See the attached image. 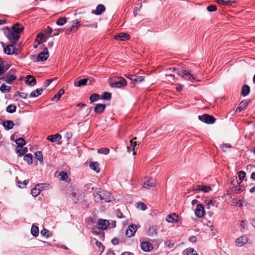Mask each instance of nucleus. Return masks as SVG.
<instances>
[{"label":"nucleus","instance_id":"e2e57ef3","mask_svg":"<svg viewBox=\"0 0 255 255\" xmlns=\"http://www.w3.org/2000/svg\"><path fill=\"white\" fill-rule=\"evenodd\" d=\"M96 245L100 250L102 249V251H104L105 247L100 242L96 241Z\"/></svg>","mask_w":255,"mask_h":255},{"label":"nucleus","instance_id":"ddd939ff","mask_svg":"<svg viewBox=\"0 0 255 255\" xmlns=\"http://www.w3.org/2000/svg\"><path fill=\"white\" fill-rule=\"evenodd\" d=\"M45 51H43L39 53L37 55V61H46L49 57L48 51L47 50V48L45 47L44 48Z\"/></svg>","mask_w":255,"mask_h":255},{"label":"nucleus","instance_id":"a18cd8bd","mask_svg":"<svg viewBox=\"0 0 255 255\" xmlns=\"http://www.w3.org/2000/svg\"><path fill=\"white\" fill-rule=\"evenodd\" d=\"M100 99V96L98 94H92L90 97L91 103L98 101Z\"/></svg>","mask_w":255,"mask_h":255},{"label":"nucleus","instance_id":"09e8293b","mask_svg":"<svg viewBox=\"0 0 255 255\" xmlns=\"http://www.w3.org/2000/svg\"><path fill=\"white\" fill-rule=\"evenodd\" d=\"M35 155L37 160H38L41 163L43 162V155L41 151H36L35 153Z\"/></svg>","mask_w":255,"mask_h":255},{"label":"nucleus","instance_id":"0eeeda50","mask_svg":"<svg viewBox=\"0 0 255 255\" xmlns=\"http://www.w3.org/2000/svg\"><path fill=\"white\" fill-rule=\"evenodd\" d=\"M127 83L126 80L122 77H120L119 78V81L111 82L110 83V86L112 88H121L123 87H125L127 85Z\"/></svg>","mask_w":255,"mask_h":255},{"label":"nucleus","instance_id":"dca6fc26","mask_svg":"<svg viewBox=\"0 0 255 255\" xmlns=\"http://www.w3.org/2000/svg\"><path fill=\"white\" fill-rule=\"evenodd\" d=\"M179 216L175 213L168 215L166 219L167 222L170 223H176L179 221Z\"/></svg>","mask_w":255,"mask_h":255},{"label":"nucleus","instance_id":"ea45409f","mask_svg":"<svg viewBox=\"0 0 255 255\" xmlns=\"http://www.w3.org/2000/svg\"><path fill=\"white\" fill-rule=\"evenodd\" d=\"M23 159L29 165L32 163V155L31 153H28L25 155Z\"/></svg>","mask_w":255,"mask_h":255},{"label":"nucleus","instance_id":"c03bdc74","mask_svg":"<svg viewBox=\"0 0 255 255\" xmlns=\"http://www.w3.org/2000/svg\"><path fill=\"white\" fill-rule=\"evenodd\" d=\"M112 97V94L110 93L104 92L101 95V98L103 100H110Z\"/></svg>","mask_w":255,"mask_h":255},{"label":"nucleus","instance_id":"5fc2aeb1","mask_svg":"<svg viewBox=\"0 0 255 255\" xmlns=\"http://www.w3.org/2000/svg\"><path fill=\"white\" fill-rule=\"evenodd\" d=\"M8 69V67H5V64H0V76L3 74Z\"/></svg>","mask_w":255,"mask_h":255},{"label":"nucleus","instance_id":"2eb2a0df","mask_svg":"<svg viewBox=\"0 0 255 255\" xmlns=\"http://www.w3.org/2000/svg\"><path fill=\"white\" fill-rule=\"evenodd\" d=\"M249 241V239L247 236L244 235L238 238L236 240L237 245L239 247H242L246 244Z\"/></svg>","mask_w":255,"mask_h":255},{"label":"nucleus","instance_id":"680f3d73","mask_svg":"<svg viewBox=\"0 0 255 255\" xmlns=\"http://www.w3.org/2000/svg\"><path fill=\"white\" fill-rule=\"evenodd\" d=\"M249 102L247 100H243L240 103L239 106L245 109L248 105Z\"/></svg>","mask_w":255,"mask_h":255},{"label":"nucleus","instance_id":"9d476101","mask_svg":"<svg viewBox=\"0 0 255 255\" xmlns=\"http://www.w3.org/2000/svg\"><path fill=\"white\" fill-rule=\"evenodd\" d=\"M73 24L71 25V27L69 29H67L66 30V33L69 34L70 32H75L78 28L79 26H80V20L77 19L72 21Z\"/></svg>","mask_w":255,"mask_h":255},{"label":"nucleus","instance_id":"393cba45","mask_svg":"<svg viewBox=\"0 0 255 255\" xmlns=\"http://www.w3.org/2000/svg\"><path fill=\"white\" fill-rule=\"evenodd\" d=\"M98 224L100 226V228L102 230H105L107 228L108 225H110L109 221L106 220L100 219Z\"/></svg>","mask_w":255,"mask_h":255},{"label":"nucleus","instance_id":"4468645a","mask_svg":"<svg viewBox=\"0 0 255 255\" xmlns=\"http://www.w3.org/2000/svg\"><path fill=\"white\" fill-rule=\"evenodd\" d=\"M17 79V77L13 74H9V73H6V76L4 77H2L0 78L1 80L5 81L7 84H10L14 81L16 80Z\"/></svg>","mask_w":255,"mask_h":255},{"label":"nucleus","instance_id":"c9c22d12","mask_svg":"<svg viewBox=\"0 0 255 255\" xmlns=\"http://www.w3.org/2000/svg\"><path fill=\"white\" fill-rule=\"evenodd\" d=\"M42 91L43 89L42 88L37 89L36 90L31 92L30 97H37L42 94Z\"/></svg>","mask_w":255,"mask_h":255},{"label":"nucleus","instance_id":"4be33fe9","mask_svg":"<svg viewBox=\"0 0 255 255\" xmlns=\"http://www.w3.org/2000/svg\"><path fill=\"white\" fill-rule=\"evenodd\" d=\"M24 27L20 24L19 23H16L13 25L11 30L14 32H18V34H19L23 31Z\"/></svg>","mask_w":255,"mask_h":255},{"label":"nucleus","instance_id":"9b49d317","mask_svg":"<svg viewBox=\"0 0 255 255\" xmlns=\"http://www.w3.org/2000/svg\"><path fill=\"white\" fill-rule=\"evenodd\" d=\"M212 190V188L210 186H206L203 185H198L194 186L193 187V190L194 191H203L204 193H208Z\"/></svg>","mask_w":255,"mask_h":255},{"label":"nucleus","instance_id":"20e7f679","mask_svg":"<svg viewBox=\"0 0 255 255\" xmlns=\"http://www.w3.org/2000/svg\"><path fill=\"white\" fill-rule=\"evenodd\" d=\"M242 181L238 183V185L233 186L231 188L227 191V195H231L233 193L239 194L243 192L245 190V187L241 185Z\"/></svg>","mask_w":255,"mask_h":255},{"label":"nucleus","instance_id":"7c9ffc66","mask_svg":"<svg viewBox=\"0 0 255 255\" xmlns=\"http://www.w3.org/2000/svg\"><path fill=\"white\" fill-rule=\"evenodd\" d=\"M88 82L87 79H81L79 81H75L74 82V86L75 87H81L83 86H85L87 84V83Z\"/></svg>","mask_w":255,"mask_h":255},{"label":"nucleus","instance_id":"3c124183","mask_svg":"<svg viewBox=\"0 0 255 255\" xmlns=\"http://www.w3.org/2000/svg\"><path fill=\"white\" fill-rule=\"evenodd\" d=\"M60 179L62 181H66L68 178L67 173L65 171H62L59 174Z\"/></svg>","mask_w":255,"mask_h":255},{"label":"nucleus","instance_id":"a878e982","mask_svg":"<svg viewBox=\"0 0 255 255\" xmlns=\"http://www.w3.org/2000/svg\"><path fill=\"white\" fill-rule=\"evenodd\" d=\"M2 125L6 130H9L13 128L14 124L12 121H5L3 122Z\"/></svg>","mask_w":255,"mask_h":255},{"label":"nucleus","instance_id":"13d9d810","mask_svg":"<svg viewBox=\"0 0 255 255\" xmlns=\"http://www.w3.org/2000/svg\"><path fill=\"white\" fill-rule=\"evenodd\" d=\"M29 183V180H25L24 181H23V182H21L20 181H18L17 182V184H21L22 185H23V186H21L20 185H18V186L19 188H23L24 187H26V186L27 185V184Z\"/></svg>","mask_w":255,"mask_h":255},{"label":"nucleus","instance_id":"aec40b11","mask_svg":"<svg viewBox=\"0 0 255 255\" xmlns=\"http://www.w3.org/2000/svg\"><path fill=\"white\" fill-rule=\"evenodd\" d=\"M140 247L144 252H149L153 249L152 244L147 242H142L140 244Z\"/></svg>","mask_w":255,"mask_h":255},{"label":"nucleus","instance_id":"f257e3e1","mask_svg":"<svg viewBox=\"0 0 255 255\" xmlns=\"http://www.w3.org/2000/svg\"><path fill=\"white\" fill-rule=\"evenodd\" d=\"M93 196L96 202L102 201L110 202L113 199L112 194L107 191H96L94 192Z\"/></svg>","mask_w":255,"mask_h":255},{"label":"nucleus","instance_id":"c85d7f7f","mask_svg":"<svg viewBox=\"0 0 255 255\" xmlns=\"http://www.w3.org/2000/svg\"><path fill=\"white\" fill-rule=\"evenodd\" d=\"M136 139V137H134L132 139H131L130 141V146H127V149L128 151L130 152L131 149L133 150V154H134V149L135 147L136 146V142L135 141H134V140H135Z\"/></svg>","mask_w":255,"mask_h":255},{"label":"nucleus","instance_id":"39448f33","mask_svg":"<svg viewBox=\"0 0 255 255\" xmlns=\"http://www.w3.org/2000/svg\"><path fill=\"white\" fill-rule=\"evenodd\" d=\"M0 44L3 48L4 52L7 55L16 54L17 48L14 46L15 44L10 43L5 47L3 42H1Z\"/></svg>","mask_w":255,"mask_h":255},{"label":"nucleus","instance_id":"864d4df0","mask_svg":"<svg viewBox=\"0 0 255 255\" xmlns=\"http://www.w3.org/2000/svg\"><path fill=\"white\" fill-rule=\"evenodd\" d=\"M41 234L42 236L46 237V238H48L50 236H51V235L49 233V231L46 229H44L41 230Z\"/></svg>","mask_w":255,"mask_h":255},{"label":"nucleus","instance_id":"72a5a7b5","mask_svg":"<svg viewBox=\"0 0 255 255\" xmlns=\"http://www.w3.org/2000/svg\"><path fill=\"white\" fill-rule=\"evenodd\" d=\"M250 92V88L247 85H245L242 87V95L245 97L248 95Z\"/></svg>","mask_w":255,"mask_h":255},{"label":"nucleus","instance_id":"774afa93","mask_svg":"<svg viewBox=\"0 0 255 255\" xmlns=\"http://www.w3.org/2000/svg\"><path fill=\"white\" fill-rule=\"evenodd\" d=\"M111 242L114 245H117L119 244V240L117 238H114L112 240Z\"/></svg>","mask_w":255,"mask_h":255},{"label":"nucleus","instance_id":"e433bc0d","mask_svg":"<svg viewBox=\"0 0 255 255\" xmlns=\"http://www.w3.org/2000/svg\"><path fill=\"white\" fill-rule=\"evenodd\" d=\"M183 255H198L196 251L192 248L187 249L183 252Z\"/></svg>","mask_w":255,"mask_h":255},{"label":"nucleus","instance_id":"423d86ee","mask_svg":"<svg viewBox=\"0 0 255 255\" xmlns=\"http://www.w3.org/2000/svg\"><path fill=\"white\" fill-rule=\"evenodd\" d=\"M198 119L201 121L208 124H213L216 121V119L211 115L204 114L202 116H199Z\"/></svg>","mask_w":255,"mask_h":255},{"label":"nucleus","instance_id":"2f4dec72","mask_svg":"<svg viewBox=\"0 0 255 255\" xmlns=\"http://www.w3.org/2000/svg\"><path fill=\"white\" fill-rule=\"evenodd\" d=\"M90 167L91 169L97 173L100 172L99 164L97 162H92L90 163Z\"/></svg>","mask_w":255,"mask_h":255},{"label":"nucleus","instance_id":"473e14b6","mask_svg":"<svg viewBox=\"0 0 255 255\" xmlns=\"http://www.w3.org/2000/svg\"><path fill=\"white\" fill-rule=\"evenodd\" d=\"M15 143L17 144L16 148H22V147L26 144L25 141L22 137H19L15 140Z\"/></svg>","mask_w":255,"mask_h":255},{"label":"nucleus","instance_id":"412c9836","mask_svg":"<svg viewBox=\"0 0 255 255\" xmlns=\"http://www.w3.org/2000/svg\"><path fill=\"white\" fill-rule=\"evenodd\" d=\"M25 82L28 85L32 86L36 84L35 78L32 75H27L25 77Z\"/></svg>","mask_w":255,"mask_h":255},{"label":"nucleus","instance_id":"7ed1b4c3","mask_svg":"<svg viewBox=\"0 0 255 255\" xmlns=\"http://www.w3.org/2000/svg\"><path fill=\"white\" fill-rule=\"evenodd\" d=\"M177 74L185 79L188 80L191 82H193L194 80H197L196 77L194 75L191 74L190 72L186 70H178Z\"/></svg>","mask_w":255,"mask_h":255},{"label":"nucleus","instance_id":"58836bf2","mask_svg":"<svg viewBox=\"0 0 255 255\" xmlns=\"http://www.w3.org/2000/svg\"><path fill=\"white\" fill-rule=\"evenodd\" d=\"M31 234L34 237H37L39 235V229L38 227L33 225L31 228Z\"/></svg>","mask_w":255,"mask_h":255},{"label":"nucleus","instance_id":"603ef678","mask_svg":"<svg viewBox=\"0 0 255 255\" xmlns=\"http://www.w3.org/2000/svg\"><path fill=\"white\" fill-rule=\"evenodd\" d=\"M44 37V34L43 33H39L36 39L35 42H37L38 43V44L39 45L41 43V40L42 39V38Z\"/></svg>","mask_w":255,"mask_h":255},{"label":"nucleus","instance_id":"6e6552de","mask_svg":"<svg viewBox=\"0 0 255 255\" xmlns=\"http://www.w3.org/2000/svg\"><path fill=\"white\" fill-rule=\"evenodd\" d=\"M143 187L146 189H149L155 186V181L153 179L145 178L141 181Z\"/></svg>","mask_w":255,"mask_h":255},{"label":"nucleus","instance_id":"4d7b16f0","mask_svg":"<svg viewBox=\"0 0 255 255\" xmlns=\"http://www.w3.org/2000/svg\"><path fill=\"white\" fill-rule=\"evenodd\" d=\"M27 95L26 93L17 92L16 94L14 95V97L18 96L20 98L25 99L27 98Z\"/></svg>","mask_w":255,"mask_h":255},{"label":"nucleus","instance_id":"f3484780","mask_svg":"<svg viewBox=\"0 0 255 255\" xmlns=\"http://www.w3.org/2000/svg\"><path fill=\"white\" fill-rule=\"evenodd\" d=\"M136 231V226L135 225H130L128 226V229L126 230V235L128 237L133 236Z\"/></svg>","mask_w":255,"mask_h":255},{"label":"nucleus","instance_id":"bb28decb","mask_svg":"<svg viewBox=\"0 0 255 255\" xmlns=\"http://www.w3.org/2000/svg\"><path fill=\"white\" fill-rule=\"evenodd\" d=\"M157 226H151L147 231V235L149 236H156L157 234Z\"/></svg>","mask_w":255,"mask_h":255},{"label":"nucleus","instance_id":"a211bd4d","mask_svg":"<svg viewBox=\"0 0 255 255\" xmlns=\"http://www.w3.org/2000/svg\"><path fill=\"white\" fill-rule=\"evenodd\" d=\"M114 38L117 40L126 41L129 39L130 35L127 33H120L115 36Z\"/></svg>","mask_w":255,"mask_h":255},{"label":"nucleus","instance_id":"1a4fd4ad","mask_svg":"<svg viewBox=\"0 0 255 255\" xmlns=\"http://www.w3.org/2000/svg\"><path fill=\"white\" fill-rule=\"evenodd\" d=\"M125 76L128 78L131 81V83H133L134 84L140 83L142 82L144 79V77L141 76H136L131 74Z\"/></svg>","mask_w":255,"mask_h":255},{"label":"nucleus","instance_id":"49530a36","mask_svg":"<svg viewBox=\"0 0 255 255\" xmlns=\"http://www.w3.org/2000/svg\"><path fill=\"white\" fill-rule=\"evenodd\" d=\"M231 147L232 145L230 143H224L220 145V148L224 152H227V148H230Z\"/></svg>","mask_w":255,"mask_h":255},{"label":"nucleus","instance_id":"f8f14e48","mask_svg":"<svg viewBox=\"0 0 255 255\" xmlns=\"http://www.w3.org/2000/svg\"><path fill=\"white\" fill-rule=\"evenodd\" d=\"M195 213L197 217L200 218L203 217L205 214L204 206L201 204H198Z\"/></svg>","mask_w":255,"mask_h":255},{"label":"nucleus","instance_id":"6ab92c4d","mask_svg":"<svg viewBox=\"0 0 255 255\" xmlns=\"http://www.w3.org/2000/svg\"><path fill=\"white\" fill-rule=\"evenodd\" d=\"M106 10L105 6L102 4H100L96 7L95 10H93L92 13L97 15L102 14Z\"/></svg>","mask_w":255,"mask_h":255},{"label":"nucleus","instance_id":"338daca9","mask_svg":"<svg viewBox=\"0 0 255 255\" xmlns=\"http://www.w3.org/2000/svg\"><path fill=\"white\" fill-rule=\"evenodd\" d=\"M72 135H73V134H72V133L71 131H67L65 133V136L67 138V139L68 140L70 138H71Z\"/></svg>","mask_w":255,"mask_h":255},{"label":"nucleus","instance_id":"5701e85b","mask_svg":"<svg viewBox=\"0 0 255 255\" xmlns=\"http://www.w3.org/2000/svg\"><path fill=\"white\" fill-rule=\"evenodd\" d=\"M106 106L104 104H98L94 108V112L98 114H101L105 110Z\"/></svg>","mask_w":255,"mask_h":255},{"label":"nucleus","instance_id":"f03ea898","mask_svg":"<svg viewBox=\"0 0 255 255\" xmlns=\"http://www.w3.org/2000/svg\"><path fill=\"white\" fill-rule=\"evenodd\" d=\"M4 33L10 43L16 44L20 38V36L18 34V32L12 31L8 27H6Z\"/></svg>","mask_w":255,"mask_h":255},{"label":"nucleus","instance_id":"c756f323","mask_svg":"<svg viewBox=\"0 0 255 255\" xmlns=\"http://www.w3.org/2000/svg\"><path fill=\"white\" fill-rule=\"evenodd\" d=\"M216 1L221 4L231 5L236 2V0H215Z\"/></svg>","mask_w":255,"mask_h":255},{"label":"nucleus","instance_id":"cd10ccee","mask_svg":"<svg viewBox=\"0 0 255 255\" xmlns=\"http://www.w3.org/2000/svg\"><path fill=\"white\" fill-rule=\"evenodd\" d=\"M64 90L63 89H60L58 93L56 94L51 99V101H54L55 100L56 101H58L60 99L62 95H63L64 93Z\"/></svg>","mask_w":255,"mask_h":255},{"label":"nucleus","instance_id":"69168bd1","mask_svg":"<svg viewBox=\"0 0 255 255\" xmlns=\"http://www.w3.org/2000/svg\"><path fill=\"white\" fill-rule=\"evenodd\" d=\"M53 31L52 28L50 27L49 26H48L45 29V32L46 34H51Z\"/></svg>","mask_w":255,"mask_h":255},{"label":"nucleus","instance_id":"f704fd0d","mask_svg":"<svg viewBox=\"0 0 255 255\" xmlns=\"http://www.w3.org/2000/svg\"><path fill=\"white\" fill-rule=\"evenodd\" d=\"M40 186V185H36L35 187L31 189V194L33 197H36L40 194L41 189L38 188Z\"/></svg>","mask_w":255,"mask_h":255},{"label":"nucleus","instance_id":"6e6d98bb","mask_svg":"<svg viewBox=\"0 0 255 255\" xmlns=\"http://www.w3.org/2000/svg\"><path fill=\"white\" fill-rule=\"evenodd\" d=\"M238 175L239 179L242 181L246 177V174L244 171H240L238 172Z\"/></svg>","mask_w":255,"mask_h":255},{"label":"nucleus","instance_id":"bf43d9fd","mask_svg":"<svg viewBox=\"0 0 255 255\" xmlns=\"http://www.w3.org/2000/svg\"><path fill=\"white\" fill-rule=\"evenodd\" d=\"M217 9V6L215 5H210L207 8V10L210 12L215 11Z\"/></svg>","mask_w":255,"mask_h":255},{"label":"nucleus","instance_id":"052dcab7","mask_svg":"<svg viewBox=\"0 0 255 255\" xmlns=\"http://www.w3.org/2000/svg\"><path fill=\"white\" fill-rule=\"evenodd\" d=\"M137 207L140 208L141 210L144 211L147 208L145 204L142 202H139L137 204Z\"/></svg>","mask_w":255,"mask_h":255},{"label":"nucleus","instance_id":"37998d69","mask_svg":"<svg viewBox=\"0 0 255 255\" xmlns=\"http://www.w3.org/2000/svg\"><path fill=\"white\" fill-rule=\"evenodd\" d=\"M67 22V18L66 17H60L56 21V24L58 25H63Z\"/></svg>","mask_w":255,"mask_h":255},{"label":"nucleus","instance_id":"de8ad7c7","mask_svg":"<svg viewBox=\"0 0 255 255\" xmlns=\"http://www.w3.org/2000/svg\"><path fill=\"white\" fill-rule=\"evenodd\" d=\"M142 7V4L141 2H138L136 4V6L134 8L133 13L134 16L137 15V11L140 10V9Z\"/></svg>","mask_w":255,"mask_h":255},{"label":"nucleus","instance_id":"8fccbe9b","mask_svg":"<svg viewBox=\"0 0 255 255\" xmlns=\"http://www.w3.org/2000/svg\"><path fill=\"white\" fill-rule=\"evenodd\" d=\"M110 149L107 148H101L98 150V152L100 154H108L109 153Z\"/></svg>","mask_w":255,"mask_h":255},{"label":"nucleus","instance_id":"b1692460","mask_svg":"<svg viewBox=\"0 0 255 255\" xmlns=\"http://www.w3.org/2000/svg\"><path fill=\"white\" fill-rule=\"evenodd\" d=\"M62 138V136L61 134L59 133H57L54 135H50L48 136L47 139L50 141L51 142H54L60 140Z\"/></svg>","mask_w":255,"mask_h":255},{"label":"nucleus","instance_id":"0e129e2a","mask_svg":"<svg viewBox=\"0 0 255 255\" xmlns=\"http://www.w3.org/2000/svg\"><path fill=\"white\" fill-rule=\"evenodd\" d=\"M92 232L94 234L98 235L100 233L101 229L98 227L93 228L92 229Z\"/></svg>","mask_w":255,"mask_h":255},{"label":"nucleus","instance_id":"79ce46f5","mask_svg":"<svg viewBox=\"0 0 255 255\" xmlns=\"http://www.w3.org/2000/svg\"><path fill=\"white\" fill-rule=\"evenodd\" d=\"M16 107L13 105H8L6 109V111L9 113H13L16 111Z\"/></svg>","mask_w":255,"mask_h":255},{"label":"nucleus","instance_id":"4c0bfd02","mask_svg":"<svg viewBox=\"0 0 255 255\" xmlns=\"http://www.w3.org/2000/svg\"><path fill=\"white\" fill-rule=\"evenodd\" d=\"M15 151L19 156H22L27 152L28 150L27 147H22L20 149H18V148H16Z\"/></svg>","mask_w":255,"mask_h":255},{"label":"nucleus","instance_id":"a19ab883","mask_svg":"<svg viewBox=\"0 0 255 255\" xmlns=\"http://www.w3.org/2000/svg\"><path fill=\"white\" fill-rule=\"evenodd\" d=\"M11 88L10 86L5 85L4 84H2L0 87V91L3 93L9 92Z\"/></svg>","mask_w":255,"mask_h":255}]
</instances>
